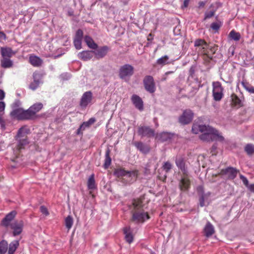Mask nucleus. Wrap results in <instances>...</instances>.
I'll list each match as a JSON object with an SVG mask.
<instances>
[{
	"instance_id": "nucleus-1",
	"label": "nucleus",
	"mask_w": 254,
	"mask_h": 254,
	"mask_svg": "<svg viewBox=\"0 0 254 254\" xmlns=\"http://www.w3.org/2000/svg\"><path fill=\"white\" fill-rule=\"evenodd\" d=\"M202 132L199 135V138L203 141L209 142L212 141H218L223 142L225 140L221 133L214 128L205 126L202 127Z\"/></svg>"
},
{
	"instance_id": "nucleus-2",
	"label": "nucleus",
	"mask_w": 254,
	"mask_h": 254,
	"mask_svg": "<svg viewBox=\"0 0 254 254\" xmlns=\"http://www.w3.org/2000/svg\"><path fill=\"white\" fill-rule=\"evenodd\" d=\"M114 175L119 179V181L124 185L130 184L136 180L138 176L136 170L126 171L124 168H117L114 171Z\"/></svg>"
},
{
	"instance_id": "nucleus-3",
	"label": "nucleus",
	"mask_w": 254,
	"mask_h": 254,
	"mask_svg": "<svg viewBox=\"0 0 254 254\" xmlns=\"http://www.w3.org/2000/svg\"><path fill=\"white\" fill-rule=\"evenodd\" d=\"M134 209L132 211V220L136 223H143L150 217L147 212L142 208V201L139 199H134L132 202Z\"/></svg>"
},
{
	"instance_id": "nucleus-4",
	"label": "nucleus",
	"mask_w": 254,
	"mask_h": 254,
	"mask_svg": "<svg viewBox=\"0 0 254 254\" xmlns=\"http://www.w3.org/2000/svg\"><path fill=\"white\" fill-rule=\"evenodd\" d=\"M175 163L178 168L181 170L183 175L185 176L180 182V188L181 190H187L190 184V181L187 178L188 175V171L187 167L186 166V163L184 159L182 157H177L176 159Z\"/></svg>"
},
{
	"instance_id": "nucleus-5",
	"label": "nucleus",
	"mask_w": 254,
	"mask_h": 254,
	"mask_svg": "<svg viewBox=\"0 0 254 254\" xmlns=\"http://www.w3.org/2000/svg\"><path fill=\"white\" fill-rule=\"evenodd\" d=\"M0 52L2 57L0 59L1 66L4 68L12 67L13 62L10 58L16 54V51H13L9 47H2L0 48Z\"/></svg>"
},
{
	"instance_id": "nucleus-6",
	"label": "nucleus",
	"mask_w": 254,
	"mask_h": 254,
	"mask_svg": "<svg viewBox=\"0 0 254 254\" xmlns=\"http://www.w3.org/2000/svg\"><path fill=\"white\" fill-rule=\"evenodd\" d=\"M133 73L134 67L129 64H125L120 67L119 76L121 79L128 81Z\"/></svg>"
},
{
	"instance_id": "nucleus-7",
	"label": "nucleus",
	"mask_w": 254,
	"mask_h": 254,
	"mask_svg": "<svg viewBox=\"0 0 254 254\" xmlns=\"http://www.w3.org/2000/svg\"><path fill=\"white\" fill-rule=\"evenodd\" d=\"M10 116L11 118L18 120L29 119L27 110H24L21 108L13 109L10 113Z\"/></svg>"
},
{
	"instance_id": "nucleus-8",
	"label": "nucleus",
	"mask_w": 254,
	"mask_h": 254,
	"mask_svg": "<svg viewBox=\"0 0 254 254\" xmlns=\"http://www.w3.org/2000/svg\"><path fill=\"white\" fill-rule=\"evenodd\" d=\"M213 96L215 101L220 100L223 96V88L220 82L218 81L213 82Z\"/></svg>"
},
{
	"instance_id": "nucleus-9",
	"label": "nucleus",
	"mask_w": 254,
	"mask_h": 254,
	"mask_svg": "<svg viewBox=\"0 0 254 254\" xmlns=\"http://www.w3.org/2000/svg\"><path fill=\"white\" fill-rule=\"evenodd\" d=\"M143 84L145 90L150 93H153L156 90L154 79L150 75L146 76L143 79Z\"/></svg>"
},
{
	"instance_id": "nucleus-10",
	"label": "nucleus",
	"mask_w": 254,
	"mask_h": 254,
	"mask_svg": "<svg viewBox=\"0 0 254 254\" xmlns=\"http://www.w3.org/2000/svg\"><path fill=\"white\" fill-rule=\"evenodd\" d=\"M33 81L29 85V88L32 90H35L42 83V74L38 72H35L33 74Z\"/></svg>"
},
{
	"instance_id": "nucleus-11",
	"label": "nucleus",
	"mask_w": 254,
	"mask_h": 254,
	"mask_svg": "<svg viewBox=\"0 0 254 254\" xmlns=\"http://www.w3.org/2000/svg\"><path fill=\"white\" fill-rule=\"evenodd\" d=\"M193 113L190 110H185L179 118V122L183 125L189 124L192 120Z\"/></svg>"
},
{
	"instance_id": "nucleus-12",
	"label": "nucleus",
	"mask_w": 254,
	"mask_h": 254,
	"mask_svg": "<svg viewBox=\"0 0 254 254\" xmlns=\"http://www.w3.org/2000/svg\"><path fill=\"white\" fill-rule=\"evenodd\" d=\"M138 133L139 135L142 137H151L155 135V131L154 129L151 128L149 127L142 126L138 128Z\"/></svg>"
},
{
	"instance_id": "nucleus-13",
	"label": "nucleus",
	"mask_w": 254,
	"mask_h": 254,
	"mask_svg": "<svg viewBox=\"0 0 254 254\" xmlns=\"http://www.w3.org/2000/svg\"><path fill=\"white\" fill-rule=\"evenodd\" d=\"M10 228L13 230V236H16L20 235L23 230L24 223L22 221H16L10 224Z\"/></svg>"
},
{
	"instance_id": "nucleus-14",
	"label": "nucleus",
	"mask_w": 254,
	"mask_h": 254,
	"mask_svg": "<svg viewBox=\"0 0 254 254\" xmlns=\"http://www.w3.org/2000/svg\"><path fill=\"white\" fill-rule=\"evenodd\" d=\"M17 212L15 210L11 211L6 215L1 222V225L6 228L10 226L11 222L14 219L16 215Z\"/></svg>"
},
{
	"instance_id": "nucleus-15",
	"label": "nucleus",
	"mask_w": 254,
	"mask_h": 254,
	"mask_svg": "<svg viewBox=\"0 0 254 254\" xmlns=\"http://www.w3.org/2000/svg\"><path fill=\"white\" fill-rule=\"evenodd\" d=\"M92 99V93L91 91H86L83 93L80 100V105L82 108H86L91 103Z\"/></svg>"
},
{
	"instance_id": "nucleus-16",
	"label": "nucleus",
	"mask_w": 254,
	"mask_h": 254,
	"mask_svg": "<svg viewBox=\"0 0 254 254\" xmlns=\"http://www.w3.org/2000/svg\"><path fill=\"white\" fill-rule=\"evenodd\" d=\"M131 101L135 107L140 111L144 109L143 102L142 99L138 95L133 94L131 97Z\"/></svg>"
},
{
	"instance_id": "nucleus-17",
	"label": "nucleus",
	"mask_w": 254,
	"mask_h": 254,
	"mask_svg": "<svg viewBox=\"0 0 254 254\" xmlns=\"http://www.w3.org/2000/svg\"><path fill=\"white\" fill-rule=\"evenodd\" d=\"M222 174L227 176L229 179L233 180L237 175L238 170L233 167H227L221 171Z\"/></svg>"
},
{
	"instance_id": "nucleus-18",
	"label": "nucleus",
	"mask_w": 254,
	"mask_h": 254,
	"mask_svg": "<svg viewBox=\"0 0 254 254\" xmlns=\"http://www.w3.org/2000/svg\"><path fill=\"white\" fill-rule=\"evenodd\" d=\"M43 104L41 103H37L31 106L27 110L29 119H31L37 112L40 111L43 108Z\"/></svg>"
},
{
	"instance_id": "nucleus-19",
	"label": "nucleus",
	"mask_w": 254,
	"mask_h": 254,
	"mask_svg": "<svg viewBox=\"0 0 254 254\" xmlns=\"http://www.w3.org/2000/svg\"><path fill=\"white\" fill-rule=\"evenodd\" d=\"M108 50L109 48L107 46H103L94 51L93 54L95 55L97 59L102 58L106 55Z\"/></svg>"
},
{
	"instance_id": "nucleus-20",
	"label": "nucleus",
	"mask_w": 254,
	"mask_h": 254,
	"mask_svg": "<svg viewBox=\"0 0 254 254\" xmlns=\"http://www.w3.org/2000/svg\"><path fill=\"white\" fill-rule=\"evenodd\" d=\"M93 52L90 51H83L78 54V58L84 61H87L90 60L93 57Z\"/></svg>"
},
{
	"instance_id": "nucleus-21",
	"label": "nucleus",
	"mask_w": 254,
	"mask_h": 254,
	"mask_svg": "<svg viewBox=\"0 0 254 254\" xmlns=\"http://www.w3.org/2000/svg\"><path fill=\"white\" fill-rule=\"evenodd\" d=\"M29 62L34 66L39 67L42 64L43 61L39 57L36 56H31L29 57Z\"/></svg>"
},
{
	"instance_id": "nucleus-22",
	"label": "nucleus",
	"mask_w": 254,
	"mask_h": 254,
	"mask_svg": "<svg viewBox=\"0 0 254 254\" xmlns=\"http://www.w3.org/2000/svg\"><path fill=\"white\" fill-rule=\"evenodd\" d=\"M173 135L172 134L168 132H163L161 133L158 134L156 136V138L161 141H166L170 139Z\"/></svg>"
},
{
	"instance_id": "nucleus-23",
	"label": "nucleus",
	"mask_w": 254,
	"mask_h": 254,
	"mask_svg": "<svg viewBox=\"0 0 254 254\" xmlns=\"http://www.w3.org/2000/svg\"><path fill=\"white\" fill-rule=\"evenodd\" d=\"M19 245V241L14 240L8 246V254H14Z\"/></svg>"
},
{
	"instance_id": "nucleus-24",
	"label": "nucleus",
	"mask_w": 254,
	"mask_h": 254,
	"mask_svg": "<svg viewBox=\"0 0 254 254\" xmlns=\"http://www.w3.org/2000/svg\"><path fill=\"white\" fill-rule=\"evenodd\" d=\"M124 233L125 235V239L126 241L129 244L132 243L133 240V237L131 232L130 227L124 228Z\"/></svg>"
},
{
	"instance_id": "nucleus-25",
	"label": "nucleus",
	"mask_w": 254,
	"mask_h": 254,
	"mask_svg": "<svg viewBox=\"0 0 254 254\" xmlns=\"http://www.w3.org/2000/svg\"><path fill=\"white\" fill-rule=\"evenodd\" d=\"M205 235L207 237L212 236L214 233V228L213 225L207 222L204 229Z\"/></svg>"
},
{
	"instance_id": "nucleus-26",
	"label": "nucleus",
	"mask_w": 254,
	"mask_h": 254,
	"mask_svg": "<svg viewBox=\"0 0 254 254\" xmlns=\"http://www.w3.org/2000/svg\"><path fill=\"white\" fill-rule=\"evenodd\" d=\"M84 41L89 48L92 49H96L97 45L94 42L92 38L89 36L86 35L84 38Z\"/></svg>"
},
{
	"instance_id": "nucleus-27",
	"label": "nucleus",
	"mask_w": 254,
	"mask_h": 254,
	"mask_svg": "<svg viewBox=\"0 0 254 254\" xmlns=\"http://www.w3.org/2000/svg\"><path fill=\"white\" fill-rule=\"evenodd\" d=\"M195 47H199L200 49L204 50L207 47V44L204 40L198 39L194 41Z\"/></svg>"
},
{
	"instance_id": "nucleus-28",
	"label": "nucleus",
	"mask_w": 254,
	"mask_h": 254,
	"mask_svg": "<svg viewBox=\"0 0 254 254\" xmlns=\"http://www.w3.org/2000/svg\"><path fill=\"white\" fill-rule=\"evenodd\" d=\"M29 130L26 127H23L20 128L18 131L16 139L18 138H25V135L28 133Z\"/></svg>"
},
{
	"instance_id": "nucleus-29",
	"label": "nucleus",
	"mask_w": 254,
	"mask_h": 254,
	"mask_svg": "<svg viewBox=\"0 0 254 254\" xmlns=\"http://www.w3.org/2000/svg\"><path fill=\"white\" fill-rule=\"evenodd\" d=\"M87 187L89 190H94L96 188L94 174H92L88 178Z\"/></svg>"
},
{
	"instance_id": "nucleus-30",
	"label": "nucleus",
	"mask_w": 254,
	"mask_h": 254,
	"mask_svg": "<svg viewBox=\"0 0 254 254\" xmlns=\"http://www.w3.org/2000/svg\"><path fill=\"white\" fill-rule=\"evenodd\" d=\"M8 246L6 241L3 240L0 242V254H5L8 252Z\"/></svg>"
},
{
	"instance_id": "nucleus-31",
	"label": "nucleus",
	"mask_w": 254,
	"mask_h": 254,
	"mask_svg": "<svg viewBox=\"0 0 254 254\" xmlns=\"http://www.w3.org/2000/svg\"><path fill=\"white\" fill-rule=\"evenodd\" d=\"M110 150L109 149H107L105 153V159L104 164V167L105 169H107L110 166L111 163V158L110 156Z\"/></svg>"
},
{
	"instance_id": "nucleus-32",
	"label": "nucleus",
	"mask_w": 254,
	"mask_h": 254,
	"mask_svg": "<svg viewBox=\"0 0 254 254\" xmlns=\"http://www.w3.org/2000/svg\"><path fill=\"white\" fill-rule=\"evenodd\" d=\"M231 100L232 104L238 107H241L242 106V101L240 98L236 95L233 94L231 96Z\"/></svg>"
},
{
	"instance_id": "nucleus-33",
	"label": "nucleus",
	"mask_w": 254,
	"mask_h": 254,
	"mask_svg": "<svg viewBox=\"0 0 254 254\" xmlns=\"http://www.w3.org/2000/svg\"><path fill=\"white\" fill-rule=\"evenodd\" d=\"M17 140L18 141L17 149L20 150L23 148V147L28 143V141L26 137L25 138H18Z\"/></svg>"
},
{
	"instance_id": "nucleus-34",
	"label": "nucleus",
	"mask_w": 254,
	"mask_h": 254,
	"mask_svg": "<svg viewBox=\"0 0 254 254\" xmlns=\"http://www.w3.org/2000/svg\"><path fill=\"white\" fill-rule=\"evenodd\" d=\"M206 125H200L197 124H194L192 127V132L193 133L197 134L199 132L201 133L202 132V127H205Z\"/></svg>"
},
{
	"instance_id": "nucleus-35",
	"label": "nucleus",
	"mask_w": 254,
	"mask_h": 254,
	"mask_svg": "<svg viewBox=\"0 0 254 254\" xmlns=\"http://www.w3.org/2000/svg\"><path fill=\"white\" fill-rule=\"evenodd\" d=\"M156 63L158 64L161 65H164L165 64H169V57L167 55L163 56L158 59Z\"/></svg>"
},
{
	"instance_id": "nucleus-36",
	"label": "nucleus",
	"mask_w": 254,
	"mask_h": 254,
	"mask_svg": "<svg viewBox=\"0 0 254 254\" xmlns=\"http://www.w3.org/2000/svg\"><path fill=\"white\" fill-rule=\"evenodd\" d=\"M134 145L142 152L146 153L148 151L147 148L141 142H136L134 143Z\"/></svg>"
},
{
	"instance_id": "nucleus-37",
	"label": "nucleus",
	"mask_w": 254,
	"mask_h": 254,
	"mask_svg": "<svg viewBox=\"0 0 254 254\" xmlns=\"http://www.w3.org/2000/svg\"><path fill=\"white\" fill-rule=\"evenodd\" d=\"M229 36L233 40L235 41H239L241 38V35L239 32H236L235 30H232L229 34Z\"/></svg>"
},
{
	"instance_id": "nucleus-38",
	"label": "nucleus",
	"mask_w": 254,
	"mask_h": 254,
	"mask_svg": "<svg viewBox=\"0 0 254 254\" xmlns=\"http://www.w3.org/2000/svg\"><path fill=\"white\" fill-rule=\"evenodd\" d=\"M89 127V126L87 124H86V122H83L79 127L77 129L76 134L77 135H82V131L84 130L86 128Z\"/></svg>"
},
{
	"instance_id": "nucleus-39",
	"label": "nucleus",
	"mask_w": 254,
	"mask_h": 254,
	"mask_svg": "<svg viewBox=\"0 0 254 254\" xmlns=\"http://www.w3.org/2000/svg\"><path fill=\"white\" fill-rule=\"evenodd\" d=\"M245 150L249 155L254 153V145L252 144H248L245 147Z\"/></svg>"
},
{
	"instance_id": "nucleus-40",
	"label": "nucleus",
	"mask_w": 254,
	"mask_h": 254,
	"mask_svg": "<svg viewBox=\"0 0 254 254\" xmlns=\"http://www.w3.org/2000/svg\"><path fill=\"white\" fill-rule=\"evenodd\" d=\"M65 225L68 229H70L73 225V219L71 216H68L65 219Z\"/></svg>"
},
{
	"instance_id": "nucleus-41",
	"label": "nucleus",
	"mask_w": 254,
	"mask_h": 254,
	"mask_svg": "<svg viewBox=\"0 0 254 254\" xmlns=\"http://www.w3.org/2000/svg\"><path fill=\"white\" fill-rule=\"evenodd\" d=\"M241 84H242L244 88L249 93L254 94V87L249 85L248 83L244 81H242Z\"/></svg>"
},
{
	"instance_id": "nucleus-42",
	"label": "nucleus",
	"mask_w": 254,
	"mask_h": 254,
	"mask_svg": "<svg viewBox=\"0 0 254 254\" xmlns=\"http://www.w3.org/2000/svg\"><path fill=\"white\" fill-rule=\"evenodd\" d=\"M222 24L221 22H213L211 23L210 25V27L212 29L217 31L220 27L221 26Z\"/></svg>"
},
{
	"instance_id": "nucleus-43",
	"label": "nucleus",
	"mask_w": 254,
	"mask_h": 254,
	"mask_svg": "<svg viewBox=\"0 0 254 254\" xmlns=\"http://www.w3.org/2000/svg\"><path fill=\"white\" fill-rule=\"evenodd\" d=\"M172 165L169 162H166L164 163L162 168L166 172H168L172 169Z\"/></svg>"
},
{
	"instance_id": "nucleus-44",
	"label": "nucleus",
	"mask_w": 254,
	"mask_h": 254,
	"mask_svg": "<svg viewBox=\"0 0 254 254\" xmlns=\"http://www.w3.org/2000/svg\"><path fill=\"white\" fill-rule=\"evenodd\" d=\"M83 33L82 30L78 29L75 34L74 39L82 40Z\"/></svg>"
},
{
	"instance_id": "nucleus-45",
	"label": "nucleus",
	"mask_w": 254,
	"mask_h": 254,
	"mask_svg": "<svg viewBox=\"0 0 254 254\" xmlns=\"http://www.w3.org/2000/svg\"><path fill=\"white\" fill-rule=\"evenodd\" d=\"M81 43H82V40H77V39H74L73 40V43L75 48L77 50H80L81 49Z\"/></svg>"
},
{
	"instance_id": "nucleus-46",
	"label": "nucleus",
	"mask_w": 254,
	"mask_h": 254,
	"mask_svg": "<svg viewBox=\"0 0 254 254\" xmlns=\"http://www.w3.org/2000/svg\"><path fill=\"white\" fill-rule=\"evenodd\" d=\"M215 14V11H210L209 12H205L204 13V20H205L207 19L210 18L212 17H213L214 15Z\"/></svg>"
},
{
	"instance_id": "nucleus-47",
	"label": "nucleus",
	"mask_w": 254,
	"mask_h": 254,
	"mask_svg": "<svg viewBox=\"0 0 254 254\" xmlns=\"http://www.w3.org/2000/svg\"><path fill=\"white\" fill-rule=\"evenodd\" d=\"M40 212L45 216H48L49 214L47 208L44 205L41 206L40 207Z\"/></svg>"
},
{
	"instance_id": "nucleus-48",
	"label": "nucleus",
	"mask_w": 254,
	"mask_h": 254,
	"mask_svg": "<svg viewBox=\"0 0 254 254\" xmlns=\"http://www.w3.org/2000/svg\"><path fill=\"white\" fill-rule=\"evenodd\" d=\"M2 114L0 113V127L2 130H4L5 129V122L2 119Z\"/></svg>"
},
{
	"instance_id": "nucleus-49",
	"label": "nucleus",
	"mask_w": 254,
	"mask_h": 254,
	"mask_svg": "<svg viewBox=\"0 0 254 254\" xmlns=\"http://www.w3.org/2000/svg\"><path fill=\"white\" fill-rule=\"evenodd\" d=\"M240 179L242 181L243 184L247 187V186H248V185L249 184V181L248 180V179H247L246 177H245L244 175H240Z\"/></svg>"
},
{
	"instance_id": "nucleus-50",
	"label": "nucleus",
	"mask_w": 254,
	"mask_h": 254,
	"mask_svg": "<svg viewBox=\"0 0 254 254\" xmlns=\"http://www.w3.org/2000/svg\"><path fill=\"white\" fill-rule=\"evenodd\" d=\"M20 105V101L18 100H15L12 105V109L14 108H19Z\"/></svg>"
},
{
	"instance_id": "nucleus-51",
	"label": "nucleus",
	"mask_w": 254,
	"mask_h": 254,
	"mask_svg": "<svg viewBox=\"0 0 254 254\" xmlns=\"http://www.w3.org/2000/svg\"><path fill=\"white\" fill-rule=\"evenodd\" d=\"M5 107V104L4 102L0 101V113H2V115L4 114V111Z\"/></svg>"
},
{
	"instance_id": "nucleus-52",
	"label": "nucleus",
	"mask_w": 254,
	"mask_h": 254,
	"mask_svg": "<svg viewBox=\"0 0 254 254\" xmlns=\"http://www.w3.org/2000/svg\"><path fill=\"white\" fill-rule=\"evenodd\" d=\"M61 77L63 80H68L70 78V75L67 73H64L61 75Z\"/></svg>"
},
{
	"instance_id": "nucleus-53",
	"label": "nucleus",
	"mask_w": 254,
	"mask_h": 254,
	"mask_svg": "<svg viewBox=\"0 0 254 254\" xmlns=\"http://www.w3.org/2000/svg\"><path fill=\"white\" fill-rule=\"evenodd\" d=\"M95 119L94 118H91L88 120V121L85 122L86 124L88 125V126H90L91 125L94 124L95 122Z\"/></svg>"
},
{
	"instance_id": "nucleus-54",
	"label": "nucleus",
	"mask_w": 254,
	"mask_h": 254,
	"mask_svg": "<svg viewBox=\"0 0 254 254\" xmlns=\"http://www.w3.org/2000/svg\"><path fill=\"white\" fill-rule=\"evenodd\" d=\"M195 72V67L193 66H191L189 70V74L191 76H193V75Z\"/></svg>"
},
{
	"instance_id": "nucleus-55",
	"label": "nucleus",
	"mask_w": 254,
	"mask_h": 254,
	"mask_svg": "<svg viewBox=\"0 0 254 254\" xmlns=\"http://www.w3.org/2000/svg\"><path fill=\"white\" fill-rule=\"evenodd\" d=\"M7 37L6 35L2 31H0V39L6 40Z\"/></svg>"
},
{
	"instance_id": "nucleus-56",
	"label": "nucleus",
	"mask_w": 254,
	"mask_h": 254,
	"mask_svg": "<svg viewBox=\"0 0 254 254\" xmlns=\"http://www.w3.org/2000/svg\"><path fill=\"white\" fill-rule=\"evenodd\" d=\"M248 189L253 192H254V184L248 185V186H247Z\"/></svg>"
},
{
	"instance_id": "nucleus-57",
	"label": "nucleus",
	"mask_w": 254,
	"mask_h": 254,
	"mask_svg": "<svg viewBox=\"0 0 254 254\" xmlns=\"http://www.w3.org/2000/svg\"><path fill=\"white\" fill-rule=\"evenodd\" d=\"M5 97V93L2 90L0 89V100H2L4 99Z\"/></svg>"
},
{
	"instance_id": "nucleus-58",
	"label": "nucleus",
	"mask_w": 254,
	"mask_h": 254,
	"mask_svg": "<svg viewBox=\"0 0 254 254\" xmlns=\"http://www.w3.org/2000/svg\"><path fill=\"white\" fill-rule=\"evenodd\" d=\"M200 203L199 205L201 207H203L204 205V197L202 196L200 198Z\"/></svg>"
},
{
	"instance_id": "nucleus-59",
	"label": "nucleus",
	"mask_w": 254,
	"mask_h": 254,
	"mask_svg": "<svg viewBox=\"0 0 254 254\" xmlns=\"http://www.w3.org/2000/svg\"><path fill=\"white\" fill-rule=\"evenodd\" d=\"M206 1H199L198 2V7L199 8H201V7H203L206 4Z\"/></svg>"
},
{
	"instance_id": "nucleus-60",
	"label": "nucleus",
	"mask_w": 254,
	"mask_h": 254,
	"mask_svg": "<svg viewBox=\"0 0 254 254\" xmlns=\"http://www.w3.org/2000/svg\"><path fill=\"white\" fill-rule=\"evenodd\" d=\"M190 0H184V3H183V6L185 7H187L189 3Z\"/></svg>"
},
{
	"instance_id": "nucleus-61",
	"label": "nucleus",
	"mask_w": 254,
	"mask_h": 254,
	"mask_svg": "<svg viewBox=\"0 0 254 254\" xmlns=\"http://www.w3.org/2000/svg\"><path fill=\"white\" fill-rule=\"evenodd\" d=\"M216 148H217L216 145H213L211 148V152L214 151L216 149Z\"/></svg>"
},
{
	"instance_id": "nucleus-62",
	"label": "nucleus",
	"mask_w": 254,
	"mask_h": 254,
	"mask_svg": "<svg viewBox=\"0 0 254 254\" xmlns=\"http://www.w3.org/2000/svg\"><path fill=\"white\" fill-rule=\"evenodd\" d=\"M173 73V71H167L166 72L165 74L166 75H168L169 74H171V73Z\"/></svg>"
},
{
	"instance_id": "nucleus-63",
	"label": "nucleus",
	"mask_w": 254,
	"mask_h": 254,
	"mask_svg": "<svg viewBox=\"0 0 254 254\" xmlns=\"http://www.w3.org/2000/svg\"><path fill=\"white\" fill-rule=\"evenodd\" d=\"M166 80V78H164L163 79V80Z\"/></svg>"
}]
</instances>
